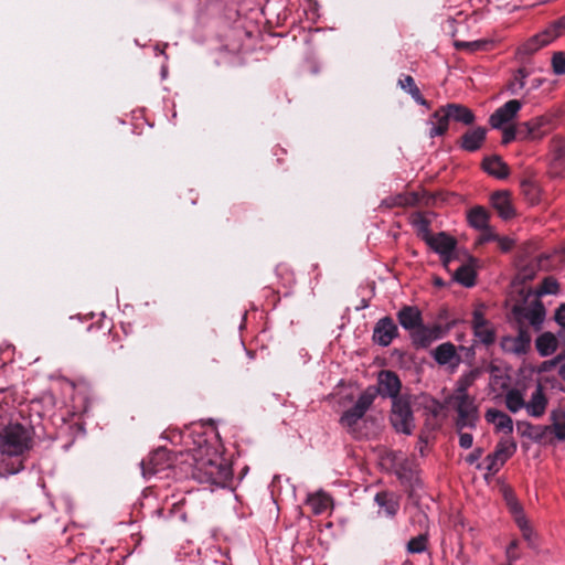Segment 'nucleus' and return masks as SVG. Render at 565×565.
Returning <instances> with one entry per match:
<instances>
[{
	"mask_svg": "<svg viewBox=\"0 0 565 565\" xmlns=\"http://www.w3.org/2000/svg\"><path fill=\"white\" fill-rule=\"evenodd\" d=\"M193 460L192 477L199 482L224 487L230 481V466L210 447L198 450Z\"/></svg>",
	"mask_w": 565,
	"mask_h": 565,
	"instance_id": "1",
	"label": "nucleus"
},
{
	"mask_svg": "<svg viewBox=\"0 0 565 565\" xmlns=\"http://www.w3.org/2000/svg\"><path fill=\"white\" fill-rule=\"evenodd\" d=\"M32 430L19 423H9L0 428V455L7 457L23 456L32 448Z\"/></svg>",
	"mask_w": 565,
	"mask_h": 565,
	"instance_id": "2",
	"label": "nucleus"
},
{
	"mask_svg": "<svg viewBox=\"0 0 565 565\" xmlns=\"http://www.w3.org/2000/svg\"><path fill=\"white\" fill-rule=\"evenodd\" d=\"M376 396L377 392L373 386H369L363 391L355 404L345 411L340 417L341 426L349 433H355L359 420L362 419L365 413L370 409Z\"/></svg>",
	"mask_w": 565,
	"mask_h": 565,
	"instance_id": "3",
	"label": "nucleus"
},
{
	"mask_svg": "<svg viewBox=\"0 0 565 565\" xmlns=\"http://www.w3.org/2000/svg\"><path fill=\"white\" fill-rule=\"evenodd\" d=\"M391 423L396 431L411 435L415 428L414 416L406 396L395 397L392 402Z\"/></svg>",
	"mask_w": 565,
	"mask_h": 565,
	"instance_id": "4",
	"label": "nucleus"
},
{
	"mask_svg": "<svg viewBox=\"0 0 565 565\" xmlns=\"http://www.w3.org/2000/svg\"><path fill=\"white\" fill-rule=\"evenodd\" d=\"M451 402L458 414L456 419L457 429L475 428L479 418L475 398L470 395L452 396Z\"/></svg>",
	"mask_w": 565,
	"mask_h": 565,
	"instance_id": "5",
	"label": "nucleus"
},
{
	"mask_svg": "<svg viewBox=\"0 0 565 565\" xmlns=\"http://www.w3.org/2000/svg\"><path fill=\"white\" fill-rule=\"evenodd\" d=\"M503 497L505 504L513 516L514 522L516 523L518 527L522 533V536L524 537L525 541L532 544L535 533L531 526L530 521L524 514L522 505L515 498L513 491L509 488L503 489Z\"/></svg>",
	"mask_w": 565,
	"mask_h": 565,
	"instance_id": "6",
	"label": "nucleus"
},
{
	"mask_svg": "<svg viewBox=\"0 0 565 565\" xmlns=\"http://www.w3.org/2000/svg\"><path fill=\"white\" fill-rule=\"evenodd\" d=\"M521 108L522 103L520 100H508L489 117L490 126L492 128H503L505 125H512Z\"/></svg>",
	"mask_w": 565,
	"mask_h": 565,
	"instance_id": "7",
	"label": "nucleus"
},
{
	"mask_svg": "<svg viewBox=\"0 0 565 565\" xmlns=\"http://www.w3.org/2000/svg\"><path fill=\"white\" fill-rule=\"evenodd\" d=\"M426 243L443 257V263L446 268L454 259L452 253L456 247V241L446 233H438L437 235H427Z\"/></svg>",
	"mask_w": 565,
	"mask_h": 565,
	"instance_id": "8",
	"label": "nucleus"
},
{
	"mask_svg": "<svg viewBox=\"0 0 565 565\" xmlns=\"http://www.w3.org/2000/svg\"><path fill=\"white\" fill-rule=\"evenodd\" d=\"M500 345L505 353L523 355L530 350L531 334L526 329L520 328L516 335L503 337Z\"/></svg>",
	"mask_w": 565,
	"mask_h": 565,
	"instance_id": "9",
	"label": "nucleus"
},
{
	"mask_svg": "<svg viewBox=\"0 0 565 565\" xmlns=\"http://www.w3.org/2000/svg\"><path fill=\"white\" fill-rule=\"evenodd\" d=\"M171 466L172 460L170 458V452L164 448L157 449L147 460L141 462L142 473L145 477L162 472Z\"/></svg>",
	"mask_w": 565,
	"mask_h": 565,
	"instance_id": "10",
	"label": "nucleus"
},
{
	"mask_svg": "<svg viewBox=\"0 0 565 565\" xmlns=\"http://www.w3.org/2000/svg\"><path fill=\"white\" fill-rule=\"evenodd\" d=\"M397 334L398 329L393 319L384 317L380 319L374 327L373 340L382 347H387L397 337Z\"/></svg>",
	"mask_w": 565,
	"mask_h": 565,
	"instance_id": "11",
	"label": "nucleus"
},
{
	"mask_svg": "<svg viewBox=\"0 0 565 565\" xmlns=\"http://www.w3.org/2000/svg\"><path fill=\"white\" fill-rule=\"evenodd\" d=\"M401 386V381L394 372L382 371L379 374V386L377 388H374L376 390L377 394H381L382 396H388L394 401L395 397H401L398 395Z\"/></svg>",
	"mask_w": 565,
	"mask_h": 565,
	"instance_id": "12",
	"label": "nucleus"
},
{
	"mask_svg": "<svg viewBox=\"0 0 565 565\" xmlns=\"http://www.w3.org/2000/svg\"><path fill=\"white\" fill-rule=\"evenodd\" d=\"M472 329L475 335L483 344H492L495 340L494 329L491 323L484 318L481 310H475L472 318Z\"/></svg>",
	"mask_w": 565,
	"mask_h": 565,
	"instance_id": "13",
	"label": "nucleus"
},
{
	"mask_svg": "<svg viewBox=\"0 0 565 565\" xmlns=\"http://www.w3.org/2000/svg\"><path fill=\"white\" fill-rule=\"evenodd\" d=\"M484 418L489 424L493 425L495 433L503 434V437L512 435L513 420L508 414L495 408H490L486 412Z\"/></svg>",
	"mask_w": 565,
	"mask_h": 565,
	"instance_id": "14",
	"label": "nucleus"
},
{
	"mask_svg": "<svg viewBox=\"0 0 565 565\" xmlns=\"http://www.w3.org/2000/svg\"><path fill=\"white\" fill-rule=\"evenodd\" d=\"M443 328L438 324L434 327H424L423 324L412 332L413 343L419 348H427L434 341L443 338Z\"/></svg>",
	"mask_w": 565,
	"mask_h": 565,
	"instance_id": "15",
	"label": "nucleus"
},
{
	"mask_svg": "<svg viewBox=\"0 0 565 565\" xmlns=\"http://www.w3.org/2000/svg\"><path fill=\"white\" fill-rule=\"evenodd\" d=\"M491 205L503 220H510L515 216V209L512 198L508 191H498L491 195Z\"/></svg>",
	"mask_w": 565,
	"mask_h": 565,
	"instance_id": "16",
	"label": "nucleus"
},
{
	"mask_svg": "<svg viewBox=\"0 0 565 565\" xmlns=\"http://www.w3.org/2000/svg\"><path fill=\"white\" fill-rule=\"evenodd\" d=\"M306 504L313 514L320 515L332 509L333 501L327 492L319 490L308 494Z\"/></svg>",
	"mask_w": 565,
	"mask_h": 565,
	"instance_id": "17",
	"label": "nucleus"
},
{
	"mask_svg": "<svg viewBox=\"0 0 565 565\" xmlns=\"http://www.w3.org/2000/svg\"><path fill=\"white\" fill-rule=\"evenodd\" d=\"M397 320L399 324L411 331H415L422 326V312L417 307L405 306L397 312Z\"/></svg>",
	"mask_w": 565,
	"mask_h": 565,
	"instance_id": "18",
	"label": "nucleus"
},
{
	"mask_svg": "<svg viewBox=\"0 0 565 565\" xmlns=\"http://www.w3.org/2000/svg\"><path fill=\"white\" fill-rule=\"evenodd\" d=\"M487 136V129L483 127H477L466 131L460 138V147L466 150L473 152L478 150Z\"/></svg>",
	"mask_w": 565,
	"mask_h": 565,
	"instance_id": "19",
	"label": "nucleus"
},
{
	"mask_svg": "<svg viewBox=\"0 0 565 565\" xmlns=\"http://www.w3.org/2000/svg\"><path fill=\"white\" fill-rule=\"evenodd\" d=\"M449 120L445 106L435 110L428 121V125L430 126L428 132L429 137L435 138L445 135L448 130Z\"/></svg>",
	"mask_w": 565,
	"mask_h": 565,
	"instance_id": "20",
	"label": "nucleus"
},
{
	"mask_svg": "<svg viewBox=\"0 0 565 565\" xmlns=\"http://www.w3.org/2000/svg\"><path fill=\"white\" fill-rule=\"evenodd\" d=\"M547 406V398L543 393L541 385H537L532 393L531 399L525 403V409L532 417H541L544 415Z\"/></svg>",
	"mask_w": 565,
	"mask_h": 565,
	"instance_id": "21",
	"label": "nucleus"
},
{
	"mask_svg": "<svg viewBox=\"0 0 565 565\" xmlns=\"http://www.w3.org/2000/svg\"><path fill=\"white\" fill-rule=\"evenodd\" d=\"M445 110L449 119L461 122L466 126L472 125L476 117L471 109L461 104H447Z\"/></svg>",
	"mask_w": 565,
	"mask_h": 565,
	"instance_id": "22",
	"label": "nucleus"
},
{
	"mask_svg": "<svg viewBox=\"0 0 565 565\" xmlns=\"http://www.w3.org/2000/svg\"><path fill=\"white\" fill-rule=\"evenodd\" d=\"M435 361L440 365H446L456 360V365L460 361V356L457 354L456 347L451 342H445L439 344L433 352Z\"/></svg>",
	"mask_w": 565,
	"mask_h": 565,
	"instance_id": "23",
	"label": "nucleus"
},
{
	"mask_svg": "<svg viewBox=\"0 0 565 565\" xmlns=\"http://www.w3.org/2000/svg\"><path fill=\"white\" fill-rule=\"evenodd\" d=\"M545 30L527 40L525 43L520 45L516 51V55L521 61H524L525 57L534 54L541 47L547 45L548 43L543 42L545 40Z\"/></svg>",
	"mask_w": 565,
	"mask_h": 565,
	"instance_id": "24",
	"label": "nucleus"
},
{
	"mask_svg": "<svg viewBox=\"0 0 565 565\" xmlns=\"http://www.w3.org/2000/svg\"><path fill=\"white\" fill-rule=\"evenodd\" d=\"M483 169L498 179H504L509 175V168L500 157H489L482 162Z\"/></svg>",
	"mask_w": 565,
	"mask_h": 565,
	"instance_id": "25",
	"label": "nucleus"
},
{
	"mask_svg": "<svg viewBox=\"0 0 565 565\" xmlns=\"http://www.w3.org/2000/svg\"><path fill=\"white\" fill-rule=\"evenodd\" d=\"M473 259H470L472 262ZM454 279L465 287H472L476 282V270L471 263L463 264L454 273Z\"/></svg>",
	"mask_w": 565,
	"mask_h": 565,
	"instance_id": "26",
	"label": "nucleus"
},
{
	"mask_svg": "<svg viewBox=\"0 0 565 565\" xmlns=\"http://www.w3.org/2000/svg\"><path fill=\"white\" fill-rule=\"evenodd\" d=\"M516 443L511 437H501L494 449V457H499L504 462L511 458L516 451Z\"/></svg>",
	"mask_w": 565,
	"mask_h": 565,
	"instance_id": "27",
	"label": "nucleus"
},
{
	"mask_svg": "<svg viewBox=\"0 0 565 565\" xmlns=\"http://www.w3.org/2000/svg\"><path fill=\"white\" fill-rule=\"evenodd\" d=\"M375 502L381 509L384 510V513L388 516L395 515L399 507L396 497L393 493L385 491L379 492L375 495Z\"/></svg>",
	"mask_w": 565,
	"mask_h": 565,
	"instance_id": "28",
	"label": "nucleus"
},
{
	"mask_svg": "<svg viewBox=\"0 0 565 565\" xmlns=\"http://www.w3.org/2000/svg\"><path fill=\"white\" fill-rule=\"evenodd\" d=\"M468 222L476 230L484 228L489 225V212L483 206H475L468 212Z\"/></svg>",
	"mask_w": 565,
	"mask_h": 565,
	"instance_id": "29",
	"label": "nucleus"
},
{
	"mask_svg": "<svg viewBox=\"0 0 565 565\" xmlns=\"http://www.w3.org/2000/svg\"><path fill=\"white\" fill-rule=\"evenodd\" d=\"M536 350L542 356H548L553 354L557 349L556 338L550 333H543L536 339Z\"/></svg>",
	"mask_w": 565,
	"mask_h": 565,
	"instance_id": "30",
	"label": "nucleus"
},
{
	"mask_svg": "<svg viewBox=\"0 0 565 565\" xmlns=\"http://www.w3.org/2000/svg\"><path fill=\"white\" fill-rule=\"evenodd\" d=\"M526 127L535 140L542 139L550 131V119L541 116L526 121Z\"/></svg>",
	"mask_w": 565,
	"mask_h": 565,
	"instance_id": "31",
	"label": "nucleus"
},
{
	"mask_svg": "<svg viewBox=\"0 0 565 565\" xmlns=\"http://www.w3.org/2000/svg\"><path fill=\"white\" fill-rule=\"evenodd\" d=\"M479 375L480 371L478 369L470 370L469 372L462 374L456 383V391L454 396L469 395L468 388L475 383Z\"/></svg>",
	"mask_w": 565,
	"mask_h": 565,
	"instance_id": "32",
	"label": "nucleus"
},
{
	"mask_svg": "<svg viewBox=\"0 0 565 565\" xmlns=\"http://www.w3.org/2000/svg\"><path fill=\"white\" fill-rule=\"evenodd\" d=\"M505 406L511 413H518L525 408V398L522 391L518 388L509 390L504 396Z\"/></svg>",
	"mask_w": 565,
	"mask_h": 565,
	"instance_id": "33",
	"label": "nucleus"
},
{
	"mask_svg": "<svg viewBox=\"0 0 565 565\" xmlns=\"http://www.w3.org/2000/svg\"><path fill=\"white\" fill-rule=\"evenodd\" d=\"M398 84L402 89L407 92L416 103L426 106L427 100L423 97L419 88L415 84L414 78L411 75H405L398 81Z\"/></svg>",
	"mask_w": 565,
	"mask_h": 565,
	"instance_id": "34",
	"label": "nucleus"
},
{
	"mask_svg": "<svg viewBox=\"0 0 565 565\" xmlns=\"http://www.w3.org/2000/svg\"><path fill=\"white\" fill-rule=\"evenodd\" d=\"M530 72L525 67H520L516 70L511 79L509 81L507 87L512 95H516L525 87L526 78L529 77Z\"/></svg>",
	"mask_w": 565,
	"mask_h": 565,
	"instance_id": "35",
	"label": "nucleus"
},
{
	"mask_svg": "<svg viewBox=\"0 0 565 565\" xmlns=\"http://www.w3.org/2000/svg\"><path fill=\"white\" fill-rule=\"evenodd\" d=\"M551 433H553L558 440L565 441V412L562 409L553 411L551 413Z\"/></svg>",
	"mask_w": 565,
	"mask_h": 565,
	"instance_id": "36",
	"label": "nucleus"
},
{
	"mask_svg": "<svg viewBox=\"0 0 565 565\" xmlns=\"http://www.w3.org/2000/svg\"><path fill=\"white\" fill-rule=\"evenodd\" d=\"M565 30V15L553 22L548 28L545 29V40L543 42L551 43L558 38Z\"/></svg>",
	"mask_w": 565,
	"mask_h": 565,
	"instance_id": "37",
	"label": "nucleus"
},
{
	"mask_svg": "<svg viewBox=\"0 0 565 565\" xmlns=\"http://www.w3.org/2000/svg\"><path fill=\"white\" fill-rule=\"evenodd\" d=\"M490 44L487 40H477V41H455V47L457 50H466L469 52H476L480 50H484Z\"/></svg>",
	"mask_w": 565,
	"mask_h": 565,
	"instance_id": "38",
	"label": "nucleus"
},
{
	"mask_svg": "<svg viewBox=\"0 0 565 565\" xmlns=\"http://www.w3.org/2000/svg\"><path fill=\"white\" fill-rule=\"evenodd\" d=\"M529 433H526L532 439H534L536 443H544L546 441L548 435L551 434V427L550 426H533L531 424H527Z\"/></svg>",
	"mask_w": 565,
	"mask_h": 565,
	"instance_id": "39",
	"label": "nucleus"
},
{
	"mask_svg": "<svg viewBox=\"0 0 565 565\" xmlns=\"http://www.w3.org/2000/svg\"><path fill=\"white\" fill-rule=\"evenodd\" d=\"M427 548L426 535L419 534L407 543V551L412 554L423 553Z\"/></svg>",
	"mask_w": 565,
	"mask_h": 565,
	"instance_id": "40",
	"label": "nucleus"
},
{
	"mask_svg": "<svg viewBox=\"0 0 565 565\" xmlns=\"http://www.w3.org/2000/svg\"><path fill=\"white\" fill-rule=\"evenodd\" d=\"M504 463L499 457H494V452L489 454L483 461L484 469L489 475L497 473Z\"/></svg>",
	"mask_w": 565,
	"mask_h": 565,
	"instance_id": "41",
	"label": "nucleus"
},
{
	"mask_svg": "<svg viewBox=\"0 0 565 565\" xmlns=\"http://www.w3.org/2000/svg\"><path fill=\"white\" fill-rule=\"evenodd\" d=\"M559 285L553 277H546L542 284L540 289L537 290L539 296L543 295H555L558 292Z\"/></svg>",
	"mask_w": 565,
	"mask_h": 565,
	"instance_id": "42",
	"label": "nucleus"
},
{
	"mask_svg": "<svg viewBox=\"0 0 565 565\" xmlns=\"http://www.w3.org/2000/svg\"><path fill=\"white\" fill-rule=\"evenodd\" d=\"M525 319L529 320V322L532 326H540L543 322L544 319V309L541 306L534 307L532 309H529L525 315Z\"/></svg>",
	"mask_w": 565,
	"mask_h": 565,
	"instance_id": "43",
	"label": "nucleus"
},
{
	"mask_svg": "<svg viewBox=\"0 0 565 565\" xmlns=\"http://www.w3.org/2000/svg\"><path fill=\"white\" fill-rule=\"evenodd\" d=\"M552 66L554 73L558 75L565 74V54L563 52H557L553 55Z\"/></svg>",
	"mask_w": 565,
	"mask_h": 565,
	"instance_id": "44",
	"label": "nucleus"
},
{
	"mask_svg": "<svg viewBox=\"0 0 565 565\" xmlns=\"http://www.w3.org/2000/svg\"><path fill=\"white\" fill-rule=\"evenodd\" d=\"M502 130V143L508 145L511 141H513L515 138H518V131L516 126L514 125H505L503 128H500Z\"/></svg>",
	"mask_w": 565,
	"mask_h": 565,
	"instance_id": "45",
	"label": "nucleus"
},
{
	"mask_svg": "<svg viewBox=\"0 0 565 565\" xmlns=\"http://www.w3.org/2000/svg\"><path fill=\"white\" fill-rule=\"evenodd\" d=\"M276 274L285 280V286H289L294 282V274L286 265H278L276 268Z\"/></svg>",
	"mask_w": 565,
	"mask_h": 565,
	"instance_id": "46",
	"label": "nucleus"
},
{
	"mask_svg": "<svg viewBox=\"0 0 565 565\" xmlns=\"http://www.w3.org/2000/svg\"><path fill=\"white\" fill-rule=\"evenodd\" d=\"M480 231H481V235H480V237L478 239L479 244H484V243H488V242H495L497 241L498 234L489 225L487 227H484V228H481Z\"/></svg>",
	"mask_w": 565,
	"mask_h": 565,
	"instance_id": "47",
	"label": "nucleus"
},
{
	"mask_svg": "<svg viewBox=\"0 0 565 565\" xmlns=\"http://www.w3.org/2000/svg\"><path fill=\"white\" fill-rule=\"evenodd\" d=\"M502 252H509L514 246V241L508 236H499L495 241Z\"/></svg>",
	"mask_w": 565,
	"mask_h": 565,
	"instance_id": "48",
	"label": "nucleus"
},
{
	"mask_svg": "<svg viewBox=\"0 0 565 565\" xmlns=\"http://www.w3.org/2000/svg\"><path fill=\"white\" fill-rule=\"evenodd\" d=\"M516 131H518V138L521 140H526V141L535 140L534 136H532V134H530L529 128L526 127V121L520 124L516 127Z\"/></svg>",
	"mask_w": 565,
	"mask_h": 565,
	"instance_id": "49",
	"label": "nucleus"
},
{
	"mask_svg": "<svg viewBox=\"0 0 565 565\" xmlns=\"http://www.w3.org/2000/svg\"><path fill=\"white\" fill-rule=\"evenodd\" d=\"M416 225L422 234L423 239L426 242L427 235H431L429 232V223L425 218L420 217L418 221H416Z\"/></svg>",
	"mask_w": 565,
	"mask_h": 565,
	"instance_id": "50",
	"label": "nucleus"
},
{
	"mask_svg": "<svg viewBox=\"0 0 565 565\" xmlns=\"http://www.w3.org/2000/svg\"><path fill=\"white\" fill-rule=\"evenodd\" d=\"M472 435L468 433H460L459 434V445L460 447L465 449H469L472 446Z\"/></svg>",
	"mask_w": 565,
	"mask_h": 565,
	"instance_id": "51",
	"label": "nucleus"
},
{
	"mask_svg": "<svg viewBox=\"0 0 565 565\" xmlns=\"http://www.w3.org/2000/svg\"><path fill=\"white\" fill-rule=\"evenodd\" d=\"M555 320L561 327L565 328V303L561 305L556 310Z\"/></svg>",
	"mask_w": 565,
	"mask_h": 565,
	"instance_id": "52",
	"label": "nucleus"
},
{
	"mask_svg": "<svg viewBox=\"0 0 565 565\" xmlns=\"http://www.w3.org/2000/svg\"><path fill=\"white\" fill-rule=\"evenodd\" d=\"M518 547V542L512 541L509 546L507 547V555L510 559H516L518 555L515 554V550Z\"/></svg>",
	"mask_w": 565,
	"mask_h": 565,
	"instance_id": "53",
	"label": "nucleus"
},
{
	"mask_svg": "<svg viewBox=\"0 0 565 565\" xmlns=\"http://www.w3.org/2000/svg\"><path fill=\"white\" fill-rule=\"evenodd\" d=\"M482 455V450L481 449H476L473 452H471L468 457H467V461L469 463H473L475 461H477Z\"/></svg>",
	"mask_w": 565,
	"mask_h": 565,
	"instance_id": "54",
	"label": "nucleus"
},
{
	"mask_svg": "<svg viewBox=\"0 0 565 565\" xmlns=\"http://www.w3.org/2000/svg\"><path fill=\"white\" fill-rule=\"evenodd\" d=\"M556 362L561 363V366H559V370H558V374L565 381V359H563L562 356H558L556 359Z\"/></svg>",
	"mask_w": 565,
	"mask_h": 565,
	"instance_id": "55",
	"label": "nucleus"
},
{
	"mask_svg": "<svg viewBox=\"0 0 565 565\" xmlns=\"http://www.w3.org/2000/svg\"><path fill=\"white\" fill-rule=\"evenodd\" d=\"M543 81L541 78H534L531 81V89H537L542 85Z\"/></svg>",
	"mask_w": 565,
	"mask_h": 565,
	"instance_id": "56",
	"label": "nucleus"
},
{
	"mask_svg": "<svg viewBox=\"0 0 565 565\" xmlns=\"http://www.w3.org/2000/svg\"><path fill=\"white\" fill-rule=\"evenodd\" d=\"M435 284H436V285H438V286H441V285H443V282H441V280H440V279H436V280H435Z\"/></svg>",
	"mask_w": 565,
	"mask_h": 565,
	"instance_id": "57",
	"label": "nucleus"
}]
</instances>
